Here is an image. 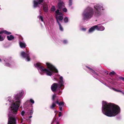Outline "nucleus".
I'll return each mask as SVG.
<instances>
[{
	"mask_svg": "<svg viewBox=\"0 0 124 124\" xmlns=\"http://www.w3.org/2000/svg\"><path fill=\"white\" fill-rule=\"evenodd\" d=\"M63 43L64 44H66L68 43V41L67 40H63Z\"/></svg>",
	"mask_w": 124,
	"mask_h": 124,
	"instance_id": "obj_29",
	"label": "nucleus"
},
{
	"mask_svg": "<svg viewBox=\"0 0 124 124\" xmlns=\"http://www.w3.org/2000/svg\"><path fill=\"white\" fill-rule=\"evenodd\" d=\"M58 120V118L54 117L53 119L51 124H60V122Z\"/></svg>",
	"mask_w": 124,
	"mask_h": 124,
	"instance_id": "obj_12",
	"label": "nucleus"
},
{
	"mask_svg": "<svg viewBox=\"0 0 124 124\" xmlns=\"http://www.w3.org/2000/svg\"><path fill=\"white\" fill-rule=\"evenodd\" d=\"M57 23L59 26V29L61 31H63V29L62 26L61 25L59 21H57Z\"/></svg>",
	"mask_w": 124,
	"mask_h": 124,
	"instance_id": "obj_22",
	"label": "nucleus"
},
{
	"mask_svg": "<svg viewBox=\"0 0 124 124\" xmlns=\"http://www.w3.org/2000/svg\"><path fill=\"white\" fill-rule=\"evenodd\" d=\"M25 112L24 111H22L21 112V115L22 116H23L25 114Z\"/></svg>",
	"mask_w": 124,
	"mask_h": 124,
	"instance_id": "obj_35",
	"label": "nucleus"
},
{
	"mask_svg": "<svg viewBox=\"0 0 124 124\" xmlns=\"http://www.w3.org/2000/svg\"><path fill=\"white\" fill-rule=\"evenodd\" d=\"M104 85H105L106 86L108 87H109L108 86H107V85H106V84H104V83H103Z\"/></svg>",
	"mask_w": 124,
	"mask_h": 124,
	"instance_id": "obj_44",
	"label": "nucleus"
},
{
	"mask_svg": "<svg viewBox=\"0 0 124 124\" xmlns=\"http://www.w3.org/2000/svg\"><path fill=\"white\" fill-rule=\"evenodd\" d=\"M43 9L44 11L45 12H47L48 10V5L47 4H44L43 6Z\"/></svg>",
	"mask_w": 124,
	"mask_h": 124,
	"instance_id": "obj_18",
	"label": "nucleus"
},
{
	"mask_svg": "<svg viewBox=\"0 0 124 124\" xmlns=\"http://www.w3.org/2000/svg\"><path fill=\"white\" fill-rule=\"evenodd\" d=\"M38 17L39 18V20H40L42 22H43V18L42 16H38Z\"/></svg>",
	"mask_w": 124,
	"mask_h": 124,
	"instance_id": "obj_26",
	"label": "nucleus"
},
{
	"mask_svg": "<svg viewBox=\"0 0 124 124\" xmlns=\"http://www.w3.org/2000/svg\"><path fill=\"white\" fill-rule=\"evenodd\" d=\"M56 112V111H54V112H55V113Z\"/></svg>",
	"mask_w": 124,
	"mask_h": 124,
	"instance_id": "obj_48",
	"label": "nucleus"
},
{
	"mask_svg": "<svg viewBox=\"0 0 124 124\" xmlns=\"http://www.w3.org/2000/svg\"><path fill=\"white\" fill-rule=\"evenodd\" d=\"M96 26V27L97 31H102L105 30V27L102 25L98 24Z\"/></svg>",
	"mask_w": 124,
	"mask_h": 124,
	"instance_id": "obj_11",
	"label": "nucleus"
},
{
	"mask_svg": "<svg viewBox=\"0 0 124 124\" xmlns=\"http://www.w3.org/2000/svg\"><path fill=\"white\" fill-rule=\"evenodd\" d=\"M63 14L59 12V10H57L55 12V17L57 23V21H59L58 20L61 21L63 19Z\"/></svg>",
	"mask_w": 124,
	"mask_h": 124,
	"instance_id": "obj_7",
	"label": "nucleus"
},
{
	"mask_svg": "<svg viewBox=\"0 0 124 124\" xmlns=\"http://www.w3.org/2000/svg\"><path fill=\"white\" fill-rule=\"evenodd\" d=\"M85 67L89 69L90 73L92 74L94 77L96 78V77L99 76V74L92 69L87 66H85Z\"/></svg>",
	"mask_w": 124,
	"mask_h": 124,
	"instance_id": "obj_8",
	"label": "nucleus"
},
{
	"mask_svg": "<svg viewBox=\"0 0 124 124\" xmlns=\"http://www.w3.org/2000/svg\"><path fill=\"white\" fill-rule=\"evenodd\" d=\"M82 30H83V31H85L86 30V29H85V28H83L82 29Z\"/></svg>",
	"mask_w": 124,
	"mask_h": 124,
	"instance_id": "obj_43",
	"label": "nucleus"
},
{
	"mask_svg": "<svg viewBox=\"0 0 124 124\" xmlns=\"http://www.w3.org/2000/svg\"><path fill=\"white\" fill-rule=\"evenodd\" d=\"M105 72L106 73H107V74H108V72L107 71H105Z\"/></svg>",
	"mask_w": 124,
	"mask_h": 124,
	"instance_id": "obj_45",
	"label": "nucleus"
},
{
	"mask_svg": "<svg viewBox=\"0 0 124 124\" xmlns=\"http://www.w3.org/2000/svg\"><path fill=\"white\" fill-rule=\"evenodd\" d=\"M1 59L0 58V62H1Z\"/></svg>",
	"mask_w": 124,
	"mask_h": 124,
	"instance_id": "obj_47",
	"label": "nucleus"
},
{
	"mask_svg": "<svg viewBox=\"0 0 124 124\" xmlns=\"http://www.w3.org/2000/svg\"><path fill=\"white\" fill-rule=\"evenodd\" d=\"M24 91L21 90L15 94L13 98L9 96L6 99V105L10 106L8 108V124H16V120L18 119L16 114L21 103V100L25 95Z\"/></svg>",
	"mask_w": 124,
	"mask_h": 124,
	"instance_id": "obj_1",
	"label": "nucleus"
},
{
	"mask_svg": "<svg viewBox=\"0 0 124 124\" xmlns=\"http://www.w3.org/2000/svg\"><path fill=\"white\" fill-rule=\"evenodd\" d=\"M19 44L20 47L21 48H25L26 46V45L25 42L20 41L19 43Z\"/></svg>",
	"mask_w": 124,
	"mask_h": 124,
	"instance_id": "obj_15",
	"label": "nucleus"
},
{
	"mask_svg": "<svg viewBox=\"0 0 124 124\" xmlns=\"http://www.w3.org/2000/svg\"><path fill=\"white\" fill-rule=\"evenodd\" d=\"M119 78L121 79L122 81H123L124 82V78L120 77Z\"/></svg>",
	"mask_w": 124,
	"mask_h": 124,
	"instance_id": "obj_38",
	"label": "nucleus"
},
{
	"mask_svg": "<svg viewBox=\"0 0 124 124\" xmlns=\"http://www.w3.org/2000/svg\"><path fill=\"white\" fill-rule=\"evenodd\" d=\"M72 0H69V5L70 6H71L72 4Z\"/></svg>",
	"mask_w": 124,
	"mask_h": 124,
	"instance_id": "obj_31",
	"label": "nucleus"
},
{
	"mask_svg": "<svg viewBox=\"0 0 124 124\" xmlns=\"http://www.w3.org/2000/svg\"><path fill=\"white\" fill-rule=\"evenodd\" d=\"M93 8L90 7L86 8L83 11L82 14L83 20L87 21L91 19L94 14V16L97 17H100L102 14L101 10H104L105 8L102 4H98L95 5Z\"/></svg>",
	"mask_w": 124,
	"mask_h": 124,
	"instance_id": "obj_2",
	"label": "nucleus"
},
{
	"mask_svg": "<svg viewBox=\"0 0 124 124\" xmlns=\"http://www.w3.org/2000/svg\"><path fill=\"white\" fill-rule=\"evenodd\" d=\"M112 89L114 90V91H116V92H118V90H117V89L115 88H112Z\"/></svg>",
	"mask_w": 124,
	"mask_h": 124,
	"instance_id": "obj_40",
	"label": "nucleus"
},
{
	"mask_svg": "<svg viewBox=\"0 0 124 124\" xmlns=\"http://www.w3.org/2000/svg\"><path fill=\"white\" fill-rule=\"evenodd\" d=\"M122 91L120 90H118V92H121V93H122Z\"/></svg>",
	"mask_w": 124,
	"mask_h": 124,
	"instance_id": "obj_42",
	"label": "nucleus"
},
{
	"mask_svg": "<svg viewBox=\"0 0 124 124\" xmlns=\"http://www.w3.org/2000/svg\"><path fill=\"white\" fill-rule=\"evenodd\" d=\"M3 33L7 35H9L11 34V32L7 31L6 30H3L0 31V34H2Z\"/></svg>",
	"mask_w": 124,
	"mask_h": 124,
	"instance_id": "obj_19",
	"label": "nucleus"
},
{
	"mask_svg": "<svg viewBox=\"0 0 124 124\" xmlns=\"http://www.w3.org/2000/svg\"><path fill=\"white\" fill-rule=\"evenodd\" d=\"M46 64L47 67L46 68H45L41 66L39 63L35 64L34 65L37 68L39 72L41 75L43 74V73L45 72L47 76H51L53 73H58V71L57 69L51 63L46 62Z\"/></svg>",
	"mask_w": 124,
	"mask_h": 124,
	"instance_id": "obj_4",
	"label": "nucleus"
},
{
	"mask_svg": "<svg viewBox=\"0 0 124 124\" xmlns=\"http://www.w3.org/2000/svg\"><path fill=\"white\" fill-rule=\"evenodd\" d=\"M39 3L38 2L37 0H34L33 1V7L34 8L37 7L39 4Z\"/></svg>",
	"mask_w": 124,
	"mask_h": 124,
	"instance_id": "obj_16",
	"label": "nucleus"
},
{
	"mask_svg": "<svg viewBox=\"0 0 124 124\" xmlns=\"http://www.w3.org/2000/svg\"><path fill=\"white\" fill-rule=\"evenodd\" d=\"M101 110L104 115L109 117L115 116L120 112V108L119 106L104 101L102 102Z\"/></svg>",
	"mask_w": 124,
	"mask_h": 124,
	"instance_id": "obj_3",
	"label": "nucleus"
},
{
	"mask_svg": "<svg viewBox=\"0 0 124 124\" xmlns=\"http://www.w3.org/2000/svg\"><path fill=\"white\" fill-rule=\"evenodd\" d=\"M64 20L65 23H67L68 22V19L67 17H66L64 18Z\"/></svg>",
	"mask_w": 124,
	"mask_h": 124,
	"instance_id": "obj_27",
	"label": "nucleus"
},
{
	"mask_svg": "<svg viewBox=\"0 0 124 124\" xmlns=\"http://www.w3.org/2000/svg\"><path fill=\"white\" fill-rule=\"evenodd\" d=\"M37 1L40 4L41 3H42L43 2V0H37Z\"/></svg>",
	"mask_w": 124,
	"mask_h": 124,
	"instance_id": "obj_36",
	"label": "nucleus"
},
{
	"mask_svg": "<svg viewBox=\"0 0 124 124\" xmlns=\"http://www.w3.org/2000/svg\"><path fill=\"white\" fill-rule=\"evenodd\" d=\"M24 106L25 108H28L30 105L29 101H26V102L24 104Z\"/></svg>",
	"mask_w": 124,
	"mask_h": 124,
	"instance_id": "obj_17",
	"label": "nucleus"
},
{
	"mask_svg": "<svg viewBox=\"0 0 124 124\" xmlns=\"http://www.w3.org/2000/svg\"><path fill=\"white\" fill-rule=\"evenodd\" d=\"M33 113V108L29 112V114L31 116H30L29 118H31L32 117V115Z\"/></svg>",
	"mask_w": 124,
	"mask_h": 124,
	"instance_id": "obj_25",
	"label": "nucleus"
},
{
	"mask_svg": "<svg viewBox=\"0 0 124 124\" xmlns=\"http://www.w3.org/2000/svg\"><path fill=\"white\" fill-rule=\"evenodd\" d=\"M65 82L63 80V77L61 76L59 78V80L58 81V85L59 88L64 86Z\"/></svg>",
	"mask_w": 124,
	"mask_h": 124,
	"instance_id": "obj_9",
	"label": "nucleus"
},
{
	"mask_svg": "<svg viewBox=\"0 0 124 124\" xmlns=\"http://www.w3.org/2000/svg\"><path fill=\"white\" fill-rule=\"evenodd\" d=\"M122 93L124 95V92H122Z\"/></svg>",
	"mask_w": 124,
	"mask_h": 124,
	"instance_id": "obj_46",
	"label": "nucleus"
},
{
	"mask_svg": "<svg viewBox=\"0 0 124 124\" xmlns=\"http://www.w3.org/2000/svg\"><path fill=\"white\" fill-rule=\"evenodd\" d=\"M53 80L54 81H57V79L55 78H53Z\"/></svg>",
	"mask_w": 124,
	"mask_h": 124,
	"instance_id": "obj_41",
	"label": "nucleus"
},
{
	"mask_svg": "<svg viewBox=\"0 0 124 124\" xmlns=\"http://www.w3.org/2000/svg\"><path fill=\"white\" fill-rule=\"evenodd\" d=\"M20 55L22 57L25 59L26 61L29 62L30 61L29 53L28 52H25L22 51L20 53Z\"/></svg>",
	"mask_w": 124,
	"mask_h": 124,
	"instance_id": "obj_5",
	"label": "nucleus"
},
{
	"mask_svg": "<svg viewBox=\"0 0 124 124\" xmlns=\"http://www.w3.org/2000/svg\"><path fill=\"white\" fill-rule=\"evenodd\" d=\"M62 9V10L63 12H67V10L66 8L64 7Z\"/></svg>",
	"mask_w": 124,
	"mask_h": 124,
	"instance_id": "obj_33",
	"label": "nucleus"
},
{
	"mask_svg": "<svg viewBox=\"0 0 124 124\" xmlns=\"http://www.w3.org/2000/svg\"><path fill=\"white\" fill-rule=\"evenodd\" d=\"M56 103L58 104L59 106H63L64 105V102H59L58 100L56 101Z\"/></svg>",
	"mask_w": 124,
	"mask_h": 124,
	"instance_id": "obj_20",
	"label": "nucleus"
},
{
	"mask_svg": "<svg viewBox=\"0 0 124 124\" xmlns=\"http://www.w3.org/2000/svg\"><path fill=\"white\" fill-rule=\"evenodd\" d=\"M109 74L110 75H114L115 74H116V73L113 71H111L109 73Z\"/></svg>",
	"mask_w": 124,
	"mask_h": 124,
	"instance_id": "obj_32",
	"label": "nucleus"
},
{
	"mask_svg": "<svg viewBox=\"0 0 124 124\" xmlns=\"http://www.w3.org/2000/svg\"><path fill=\"white\" fill-rule=\"evenodd\" d=\"M58 87V84L54 83L51 86V89L53 92H55L56 91Z\"/></svg>",
	"mask_w": 124,
	"mask_h": 124,
	"instance_id": "obj_10",
	"label": "nucleus"
},
{
	"mask_svg": "<svg viewBox=\"0 0 124 124\" xmlns=\"http://www.w3.org/2000/svg\"><path fill=\"white\" fill-rule=\"evenodd\" d=\"M59 114L58 115V116L59 117H60L62 115V113L60 111L59 112Z\"/></svg>",
	"mask_w": 124,
	"mask_h": 124,
	"instance_id": "obj_39",
	"label": "nucleus"
},
{
	"mask_svg": "<svg viewBox=\"0 0 124 124\" xmlns=\"http://www.w3.org/2000/svg\"><path fill=\"white\" fill-rule=\"evenodd\" d=\"M56 101H53L52 104L50 106V108L51 109H53L56 106Z\"/></svg>",
	"mask_w": 124,
	"mask_h": 124,
	"instance_id": "obj_23",
	"label": "nucleus"
},
{
	"mask_svg": "<svg viewBox=\"0 0 124 124\" xmlns=\"http://www.w3.org/2000/svg\"><path fill=\"white\" fill-rule=\"evenodd\" d=\"M7 38L9 40H11L14 39V37L12 35L7 36Z\"/></svg>",
	"mask_w": 124,
	"mask_h": 124,
	"instance_id": "obj_21",
	"label": "nucleus"
},
{
	"mask_svg": "<svg viewBox=\"0 0 124 124\" xmlns=\"http://www.w3.org/2000/svg\"><path fill=\"white\" fill-rule=\"evenodd\" d=\"M5 38V36L3 35H0V41L3 40Z\"/></svg>",
	"mask_w": 124,
	"mask_h": 124,
	"instance_id": "obj_24",
	"label": "nucleus"
},
{
	"mask_svg": "<svg viewBox=\"0 0 124 124\" xmlns=\"http://www.w3.org/2000/svg\"><path fill=\"white\" fill-rule=\"evenodd\" d=\"M96 25H95L90 28L89 29V32L90 33H92L95 30H96Z\"/></svg>",
	"mask_w": 124,
	"mask_h": 124,
	"instance_id": "obj_14",
	"label": "nucleus"
},
{
	"mask_svg": "<svg viewBox=\"0 0 124 124\" xmlns=\"http://www.w3.org/2000/svg\"><path fill=\"white\" fill-rule=\"evenodd\" d=\"M64 3L62 2H60L58 4V9H61L64 7Z\"/></svg>",
	"mask_w": 124,
	"mask_h": 124,
	"instance_id": "obj_13",
	"label": "nucleus"
},
{
	"mask_svg": "<svg viewBox=\"0 0 124 124\" xmlns=\"http://www.w3.org/2000/svg\"><path fill=\"white\" fill-rule=\"evenodd\" d=\"M29 102H30L32 104H34V100L31 99L30 101H29Z\"/></svg>",
	"mask_w": 124,
	"mask_h": 124,
	"instance_id": "obj_34",
	"label": "nucleus"
},
{
	"mask_svg": "<svg viewBox=\"0 0 124 124\" xmlns=\"http://www.w3.org/2000/svg\"><path fill=\"white\" fill-rule=\"evenodd\" d=\"M29 120L31 121V120L30 119Z\"/></svg>",
	"mask_w": 124,
	"mask_h": 124,
	"instance_id": "obj_50",
	"label": "nucleus"
},
{
	"mask_svg": "<svg viewBox=\"0 0 124 124\" xmlns=\"http://www.w3.org/2000/svg\"><path fill=\"white\" fill-rule=\"evenodd\" d=\"M14 62L9 58L7 57L4 59L3 64L6 66L11 67V65Z\"/></svg>",
	"mask_w": 124,
	"mask_h": 124,
	"instance_id": "obj_6",
	"label": "nucleus"
},
{
	"mask_svg": "<svg viewBox=\"0 0 124 124\" xmlns=\"http://www.w3.org/2000/svg\"><path fill=\"white\" fill-rule=\"evenodd\" d=\"M84 69H85V68H84Z\"/></svg>",
	"mask_w": 124,
	"mask_h": 124,
	"instance_id": "obj_49",
	"label": "nucleus"
},
{
	"mask_svg": "<svg viewBox=\"0 0 124 124\" xmlns=\"http://www.w3.org/2000/svg\"><path fill=\"white\" fill-rule=\"evenodd\" d=\"M56 96L55 94L54 93L52 96V100L53 101H54V99L56 97Z\"/></svg>",
	"mask_w": 124,
	"mask_h": 124,
	"instance_id": "obj_28",
	"label": "nucleus"
},
{
	"mask_svg": "<svg viewBox=\"0 0 124 124\" xmlns=\"http://www.w3.org/2000/svg\"><path fill=\"white\" fill-rule=\"evenodd\" d=\"M63 106H59V110H60V111H62V107Z\"/></svg>",
	"mask_w": 124,
	"mask_h": 124,
	"instance_id": "obj_37",
	"label": "nucleus"
},
{
	"mask_svg": "<svg viewBox=\"0 0 124 124\" xmlns=\"http://www.w3.org/2000/svg\"><path fill=\"white\" fill-rule=\"evenodd\" d=\"M55 8L54 6H53L51 7V10L52 11H54L55 10Z\"/></svg>",
	"mask_w": 124,
	"mask_h": 124,
	"instance_id": "obj_30",
	"label": "nucleus"
}]
</instances>
